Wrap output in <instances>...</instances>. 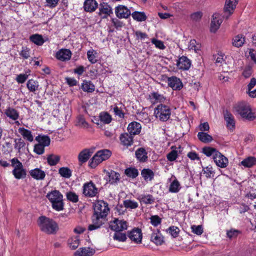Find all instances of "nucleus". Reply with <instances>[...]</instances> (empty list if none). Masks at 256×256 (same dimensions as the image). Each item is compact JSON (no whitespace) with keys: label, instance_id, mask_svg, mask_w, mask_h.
I'll use <instances>...</instances> for the list:
<instances>
[{"label":"nucleus","instance_id":"nucleus-1","mask_svg":"<svg viewBox=\"0 0 256 256\" xmlns=\"http://www.w3.org/2000/svg\"><path fill=\"white\" fill-rule=\"evenodd\" d=\"M109 212L108 204L103 200L96 202L94 206V214L92 217V224L88 227L89 230L100 228L104 224V218Z\"/></svg>","mask_w":256,"mask_h":256},{"label":"nucleus","instance_id":"nucleus-2","mask_svg":"<svg viewBox=\"0 0 256 256\" xmlns=\"http://www.w3.org/2000/svg\"><path fill=\"white\" fill-rule=\"evenodd\" d=\"M37 224L40 230L48 234H55L58 230L57 223L46 216H40L37 220Z\"/></svg>","mask_w":256,"mask_h":256},{"label":"nucleus","instance_id":"nucleus-3","mask_svg":"<svg viewBox=\"0 0 256 256\" xmlns=\"http://www.w3.org/2000/svg\"><path fill=\"white\" fill-rule=\"evenodd\" d=\"M46 197L50 202L54 210L58 212L64 210L63 196L58 190H54L48 192Z\"/></svg>","mask_w":256,"mask_h":256},{"label":"nucleus","instance_id":"nucleus-4","mask_svg":"<svg viewBox=\"0 0 256 256\" xmlns=\"http://www.w3.org/2000/svg\"><path fill=\"white\" fill-rule=\"evenodd\" d=\"M236 112L242 118L252 120L256 118V112H252L250 104L246 102H241L234 106Z\"/></svg>","mask_w":256,"mask_h":256},{"label":"nucleus","instance_id":"nucleus-5","mask_svg":"<svg viewBox=\"0 0 256 256\" xmlns=\"http://www.w3.org/2000/svg\"><path fill=\"white\" fill-rule=\"evenodd\" d=\"M171 115V109L165 104H158L154 110V116L160 121L166 122Z\"/></svg>","mask_w":256,"mask_h":256},{"label":"nucleus","instance_id":"nucleus-6","mask_svg":"<svg viewBox=\"0 0 256 256\" xmlns=\"http://www.w3.org/2000/svg\"><path fill=\"white\" fill-rule=\"evenodd\" d=\"M110 155L111 152L108 150L98 151L92 158L90 166L92 168H95L102 161L108 159Z\"/></svg>","mask_w":256,"mask_h":256},{"label":"nucleus","instance_id":"nucleus-7","mask_svg":"<svg viewBox=\"0 0 256 256\" xmlns=\"http://www.w3.org/2000/svg\"><path fill=\"white\" fill-rule=\"evenodd\" d=\"M12 166L14 168L12 174L16 179L24 178L26 175V170L24 168L22 164L17 158L11 160Z\"/></svg>","mask_w":256,"mask_h":256},{"label":"nucleus","instance_id":"nucleus-8","mask_svg":"<svg viewBox=\"0 0 256 256\" xmlns=\"http://www.w3.org/2000/svg\"><path fill=\"white\" fill-rule=\"evenodd\" d=\"M109 226L112 230L116 232L126 230L128 227L127 223L126 221L120 220L116 218L110 222Z\"/></svg>","mask_w":256,"mask_h":256},{"label":"nucleus","instance_id":"nucleus-9","mask_svg":"<svg viewBox=\"0 0 256 256\" xmlns=\"http://www.w3.org/2000/svg\"><path fill=\"white\" fill-rule=\"evenodd\" d=\"M98 193V188L92 182L90 181L84 184L83 194L84 196L92 198L96 196Z\"/></svg>","mask_w":256,"mask_h":256},{"label":"nucleus","instance_id":"nucleus-10","mask_svg":"<svg viewBox=\"0 0 256 256\" xmlns=\"http://www.w3.org/2000/svg\"><path fill=\"white\" fill-rule=\"evenodd\" d=\"M238 0H226L224 8V18H228L230 16L233 14L236 7Z\"/></svg>","mask_w":256,"mask_h":256},{"label":"nucleus","instance_id":"nucleus-11","mask_svg":"<svg viewBox=\"0 0 256 256\" xmlns=\"http://www.w3.org/2000/svg\"><path fill=\"white\" fill-rule=\"evenodd\" d=\"M72 52L68 49L62 48L56 54V58L62 62L69 60L72 56Z\"/></svg>","mask_w":256,"mask_h":256},{"label":"nucleus","instance_id":"nucleus-12","mask_svg":"<svg viewBox=\"0 0 256 256\" xmlns=\"http://www.w3.org/2000/svg\"><path fill=\"white\" fill-rule=\"evenodd\" d=\"M115 13L118 18H128L131 14L130 10L124 6L119 5L116 8Z\"/></svg>","mask_w":256,"mask_h":256},{"label":"nucleus","instance_id":"nucleus-13","mask_svg":"<svg viewBox=\"0 0 256 256\" xmlns=\"http://www.w3.org/2000/svg\"><path fill=\"white\" fill-rule=\"evenodd\" d=\"M191 61L186 56H182L178 60L176 66L178 69L187 70L191 66Z\"/></svg>","mask_w":256,"mask_h":256},{"label":"nucleus","instance_id":"nucleus-14","mask_svg":"<svg viewBox=\"0 0 256 256\" xmlns=\"http://www.w3.org/2000/svg\"><path fill=\"white\" fill-rule=\"evenodd\" d=\"M222 22V20L220 14L216 13L212 16V19L210 24V32H215L219 28L220 24Z\"/></svg>","mask_w":256,"mask_h":256},{"label":"nucleus","instance_id":"nucleus-15","mask_svg":"<svg viewBox=\"0 0 256 256\" xmlns=\"http://www.w3.org/2000/svg\"><path fill=\"white\" fill-rule=\"evenodd\" d=\"M216 164L219 167L226 168L228 164V158L220 152H216L214 158Z\"/></svg>","mask_w":256,"mask_h":256},{"label":"nucleus","instance_id":"nucleus-16","mask_svg":"<svg viewBox=\"0 0 256 256\" xmlns=\"http://www.w3.org/2000/svg\"><path fill=\"white\" fill-rule=\"evenodd\" d=\"M168 85L174 90H180L183 86L180 79L176 77L172 76L168 79Z\"/></svg>","mask_w":256,"mask_h":256},{"label":"nucleus","instance_id":"nucleus-17","mask_svg":"<svg viewBox=\"0 0 256 256\" xmlns=\"http://www.w3.org/2000/svg\"><path fill=\"white\" fill-rule=\"evenodd\" d=\"M95 252L94 249L90 247L82 248L74 253V256H92Z\"/></svg>","mask_w":256,"mask_h":256},{"label":"nucleus","instance_id":"nucleus-18","mask_svg":"<svg viewBox=\"0 0 256 256\" xmlns=\"http://www.w3.org/2000/svg\"><path fill=\"white\" fill-rule=\"evenodd\" d=\"M98 6V4L96 0H85L84 3V10L86 12H94Z\"/></svg>","mask_w":256,"mask_h":256},{"label":"nucleus","instance_id":"nucleus-19","mask_svg":"<svg viewBox=\"0 0 256 256\" xmlns=\"http://www.w3.org/2000/svg\"><path fill=\"white\" fill-rule=\"evenodd\" d=\"M129 238L136 243H140L142 239V231L139 228L134 229L128 234Z\"/></svg>","mask_w":256,"mask_h":256},{"label":"nucleus","instance_id":"nucleus-20","mask_svg":"<svg viewBox=\"0 0 256 256\" xmlns=\"http://www.w3.org/2000/svg\"><path fill=\"white\" fill-rule=\"evenodd\" d=\"M120 140L121 144L124 146H129L133 144V136L130 133L125 132L121 134Z\"/></svg>","mask_w":256,"mask_h":256},{"label":"nucleus","instance_id":"nucleus-21","mask_svg":"<svg viewBox=\"0 0 256 256\" xmlns=\"http://www.w3.org/2000/svg\"><path fill=\"white\" fill-rule=\"evenodd\" d=\"M142 129L141 124L137 122H134L128 124V130L132 136L138 134Z\"/></svg>","mask_w":256,"mask_h":256},{"label":"nucleus","instance_id":"nucleus-22","mask_svg":"<svg viewBox=\"0 0 256 256\" xmlns=\"http://www.w3.org/2000/svg\"><path fill=\"white\" fill-rule=\"evenodd\" d=\"M151 241L156 246H160L164 242V237L158 230L154 232L150 237Z\"/></svg>","mask_w":256,"mask_h":256},{"label":"nucleus","instance_id":"nucleus-23","mask_svg":"<svg viewBox=\"0 0 256 256\" xmlns=\"http://www.w3.org/2000/svg\"><path fill=\"white\" fill-rule=\"evenodd\" d=\"M30 176L36 180H43L46 176L45 172L40 168H36L30 171Z\"/></svg>","mask_w":256,"mask_h":256},{"label":"nucleus","instance_id":"nucleus-24","mask_svg":"<svg viewBox=\"0 0 256 256\" xmlns=\"http://www.w3.org/2000/svg\"><path fill=\"white\" fill-rule=\"evenodd\" d=\"M107 178L106 180L112 184H116L120 180V175L119 173L114 170L106 172Z\"/></svg>","mask_w":256,"mask_h":256},{"label":"nucleus","instance_id":"nucleus-25","mask_svg":"<svg viewBox=\"0 0 256 256\" xmlns=\"http://www.w3.org/2000/svg\"><path fill=\"white\" fill-rule=\"evenodd\" d=\"M149 99L152 103L163 102L166 100V98L158 92H153L149 95Z\"/></svg>","mask_w":256,"mask_h":256},{"label":"nucleus","instance_id":"nucleus-26","mask_svg":"<svg viewBox=\"0 0 256 256\" xmlns=\"http://www.w3.org/2000/svg\"><path fill=\"white\" fill-rule=\"evenodd\" d=\"M224 120L226 122V126L230 130H233L235 127V122L233 116L226 111L224 114Z\"/></svg>","mask_w":256,"mask_h":256},{"label":"nucleus","instance_id":"nucleus-27","mask_svg":"<svg viewBox=\"0 0 256 256\" xmlns=\"http://www.w3.org/2000/svg\"><path fill=\"white\" fill-rule=\"evenodd\" d=\"M100 14H104L105 16L104 17L110 16V14H112V8L107 3L102 2L100 5Z\"/></svg>","mask_w":256,"mask_h":256},{"label":"nucleus","instance_id":"nucleus-28","mask_svg":"<svg viewBox=\"0 0 256 256\" xmlns=\"http://www.w3.org/2000/svg\"><path fill=\"white\" fill-rule=\"evenodd\" d=\"M180 188L181 186L180 182L174 176V180L170 185L168 188L169 192L172 193H177L180 190Z\"/></svg>","mask_w":256,"mask_h":256},{"label":"nucleus","instance_id":"nucleus-29","mask_svg":"<svg viewBox=\"0 0 256 256\" xmlns=\"http://www.w3.org/2000/svg\"><path fill=\"white\" fill-rule=\"evenodd\" d=\"M80 243L78 236H72L68 240V244L72 250H76L79 246Z\"/></svg>","mask_w":256,"mask_h":256},{"label":"nucleus","instance_id":"nucleus-30","mask_svg":"<svg viewBox=\"0 0 256 256\" xmlns=\"http://www.w3.org/2000/svg\"><path fill=\"white\" fill-rule=\"evenodd\" d=\"M81 88L84 92H92L95 90V86L91 81L84 80L82 84Z\"/></svg>","mask_w":256,"mask_h":256},{"label":"nucleus","instance_id":"nucleus-31","mask_svg":"<svg viewBox=\"0 0 256 256\" xmlns=\"http://www.w3.org/2000/svg\"><path fill=\"white\" fill-rule=\"evenodd\" d=\"M19 133L21 134L24 138L26 139L29 142H32L34 140V136L32 134V132L24 128H20L18 130Z\"/></svg>","mask_w":256,"mask_h":256},{"label":"nucleus","instance_id":"nucleus-32","mask_svg":"<svg viewBox=\"0 0 256 256\" xmlns=\"http://www.w3.org/2000/svg\"><path fill=\"white\" fill-rule=\"evenodd\" d=\"M136 156L138 160L141 162H145L147 158V152L144 148H140L136 152Z\"/></svg>","mask_w":256,"mask_h":256},{"label":"nucleus","instance_id":"nucleus-33","mask_svg":"<svg viewBox=\"0 0 256 256\" xmlns=\"http://www.w3.org/2000/svg\"><path fill=\"white\" fill-rule=\"evenodd\" d=\"M141 174L144 180L151 181L154 178V172L149 168H144L141 172Z\"/></svg>","mask_w":256,"mask_h":256},{"label":"nucleus","instance_id":"nucleus-34","mask_svg":"<svg viewBox=\"0 0 256 256\" xmlns=\"http://www.w3.org/2000/svg\"><path fill=\"white\" fill-rule=\"evenodd\" d=\"M92 152L88 149H84L82 150L78 154V160L81 162H86L90 158Z\"/></svg>","mask_w":256,"mask_h":256},{"label":"nucleus","instance_id":"nucleus-35","mask_svg":"<svg viewBox=\"0 0 256 256\" xmlns=\"http://www.w3.org/2000/svg\"><path fill=\"white\" fill-rule=\"evenodd\" d=\"M241 164L246 168H251L256 164V158L248 156L241 162Z\"/></svg>","mask_w":256,"mask_h":256},{"label":"nucleus","instance_id":"nucleus-36","mask_svg":"<svg viewBox=\"0 0 256 256\" xmlns=\"http://www.w3.org/2000/svg\"><path fill=\"white\" fill-rule=\"evenodd\" d=\"M6 116L12 120H16L19 117L18 112L15 109L8 108L5 111Z\"/></svg>","mask_w":256,"mask_h":256},{"label":"nucleus","instance_id":"nucleus-37","mask_svg":"<svg viewBox=\"0 0 256 256\" xmlns=\"http://www.w3.org/2000/svg\"><path fill=\"white\" fill-rule=\"evenodd\" d=\"M30 40L31 42L38 46L42 45L45 42L42 36L38 34H34L30 36Z\"/></svg>","mask_w":256,"mask_h":256},{"label":"nucleus","instance_id":"nucleus-38","mask_svg":"<svg viewBox=\"0 0 256 256\" xmlns=\"http://www.w3.org/2000/svg\"><path fill=\"white\" fill-rule=\"evenodd\" d=\"M140 202L144 204H152L154 202V198L150 194H142L138 196Z\"/></svg>","mask_w":256,"mask_h":256},{"label":"nucleus","instance_id":"nucleus-39","mask_svg":"<svg viewBox=\"0 0 256 256\" xmlns=\"http://www.w3.org/2000/svg\"><path fill=\"white\" fill-rule=\"evenodd\" d=\"M188 48L195 53H199L200 50V44L198 43L195 40H192L189 42Z\"/></svg>","mask_w":256,"mask_h":256},{"label":"nucleus","instance_id":"nucleus-40","mask_svg":"<svg viewBox=\"0 0 256 256\" xmlns=\"http://www.w3.org/2000/svg\"><path fill=\"white\" fill-rule=\"evenodd\" d=\"M26 86L30 92H34L38 89L39 84L38 81L31 79L28 81Z\"/></svg>","mask_w":256,"mask_h":256},{"label":"nucleus","instance_id":"nucleus-41","mask_svg":"<svg viewBox=\"0 0 256 256\" xmlns=\"http://www.w3.org/2000/svg\"><path fill=\"white\" fill-rule=\"evenodd\" d=\"M245 42L244 37L242 35H238L234 36L232 40V44L234 46L239 48L242 46Z\"/></svg>","mask_w":256,"mask_h":256},{"label":"nucleus","instance_id":"nucleus-42","mask_svg":"<svg viewBox=\"0 0 256 256\" xmlns=\"http://www.w3.org/2000/svg\"><path fill=\"white\" fill-rule=\"evenodd\" d=\"M124 106L122 104H118L114 106V112L116 116H118L120 118H124Z\"/></svg>","mask_w":256,"mask_h":256},{"label":"nucleus","instance_id":"nucleus-43","mask_svg":"<svg viewBox=\"0 0 256 256\" xmlns=\"http://www.w3.org/2000/svg\"><path fill=\"white\" fill-rule=\"evenodd\" d=\"M198 137L201 142L204 143L210 142L212 140L211 136L204 132H199L198 134Z\"/></svg>","mask_w":256,"mask_h":256},{"label":"nucleus","instance_id":"nucleus-44","mask_svg":"<svg viewBox=\"0 0 256 256\" xmlns=\"http://www.w3.org/2000/svg\"><path fill=\"white\" fill-rule=\"evenodd\" d=\"M131 14L132 18L138 22L144 21L147 18L145 13L144 12H134Z\"/></svg>","mask_w":256,"mask_h":256},{"label":"nucleus","instance_id":"nucleus-45","mask_svg":"<svg viewBox=\"0 0 256 256\" xmlns=\"http://www.w3.org/2000/svg\"><path fill=\"white\" fill-rule=\"evenodd\" d=\"M123 204L124 206L127 209H136L138 206V204L137 202L131 200H124Z\"/></svg>","mask_w":256,"mask_h":256},{"label":"nucleus","instance_id":"nucleus-46","mask_svg":"<svg viewBox=\"0 0 256 256\" xmlns=\"http://www.w3.org/2000/svg\"><path fill=\"white\" fill-rule=\"evenodd\" d=\"M58 173L61 176L69 178L72 176V170L67 167H62L58 170Z\"/></svg>","mask_w":256,"mask_h":256},{"label":"nucleus","instance_id":"nucleus-47","mask_svg":"<svg viewBox=\"0 0 256 256\" xmlns=\"http://www.w3.org/2000/svg\"><path fill=\"white\" fill-rule=\"evenodd\" d=\"M60 160V156L58 155L51 154L48 156L47 162L50 166L56 165Z\"/></svg>","mask_w":256,"mask_h":256},{"label":"nucleus","instance_id":"nucleus-48","mask_svg":"<svg viewBox=\"0 0 256 256\" xmlns=\"http://www.w3.org/2000/svg\"><path fill=\"white\" fill-rule=\"evenodd\" d=\"M97 52L94 50H90L87 52V56L88 61L92 64H95L97 62Z\"/></svg>","mask_w":256,"mask_h":256},{"label":"nucleus","instance_id":"nucleus-49","mask_svg":"<svg viewBox=\"0 0 256 256\" xmlns=\"http://www.w3.org/2000/svg\"><path fill=\"white\" fill-rule=\"evenodd\" d=\"M100 118L101 122L106 124H110L112 120L111 116L106 112H101L100 114Z\"/></svg>","mask_w":256,"mask_h":256},{"label":"nucleus","instance_id":"nucleus-50","mask_svg":"<svg viewBox=\"0 0 256 256\" xmlns=\"http://www.w3.org/2000/svg\"><path fill=\"white\" fill-rule=\"evenodd\" d=\"M167 232H168L173 238H175L178 236L180 232V228L175 226H171L169 227L166 230Z\"/></svg>","mask_w":256,"mask_h":256},{"label":"nucleus","instance_id":"nucleus-51","mask_svg":"<svg viewBox=\"0 0 256 256\" xmlns=\"http://www.w3.org/2000/svg\"><path fill=\"white\" fill-rule=\"evenodd\" d=\"M204 174H205L206 178H210L214 176V170L212 166H208L206 168H204L202 170Z\"/></svg>","mask_w":256,"mask_h":256},{"label":"nucleus","instance_id":"nucleus-52","mask_svg":"<svg viewBox=\"0 0 256 256\" xmlns=\"http://www.w3.org/2000/svg\"><path fill=\"white\" fill-rule=\"evenodd\" d=\"M36 140L39 142V144H42L44 147L48 146L50 144V138L48 136H38L36 138Z\"/></svg>","mask_w":256,"mask_h":256},{"label":"nucleus","instance_id":"nucleus-53","mask_svg":"<svg viewBox=\"0 0 256 256\" xmlns=\"http://www.w3.org/2000/svg\"><path fill=\"white\" fill-rule=\"evenodd\" d=\"M125 174L128 177L135 178L138 176V172L136 168H130L125 170Z\"/></svg>","mask_w":256,"mask_h":256},{"label":"nucleus","instance_id":"nucleus-54","mask_svg":"<svg viewBox=\"0 0 256 256\" xmlns=\"http://www.w3.org/2000/svg\"><path fill=\"white\" fill-rule=\"evenodd\" d=\"M202 152L208 156H213L214 158L216 152H218L216 149L210 147H204L202 148Z\"/></svg>","mask_w":256,"mask_h":256},{"label":"nucleus","instance_id":"nucleus-55","mask_svg":"<svg viewBox=\"0 0 256 256\" xmlns=\"http://www.w3.org/2000/svg\"><path fill=\"white\" fill-rule=\"evenodd\" d=\"M30 48L26 46H23L22 50L20 53V55L24 59H28L30 57Z\"/></svg>","mask_w":256,"mask_h":256},{"label":"nucleus","instance_id":"nucleus-56","mask_svg":"<svg viewBox=\"0 0 256 256\" xmlns=\"http://www.w3.org/2000/svg\"><path fill=\"white\" fill-rule=\"evenodd\" d=\"M67 199L72 202H76L78 200V196L74 192H70L66 194Z\"/></svg>","mask_w":256,"mask_h":256},{"label":"nucleus","instance_id":"nucleus-57","mask_svg":"<svg viewBox=\"0 0 256 256\" xmlns=\"http://www.w3.org/2000/svg\"><path fill=\"white\" fill-rule=\"evenodd\" d=\"M114 240L119 242H124L126 239V234L124 233L120 232H116L113 236Z\"/></svg>","mask_w":256,"mask_h":256},{"label":"nucleus","instance_id":"nucleus-58","mask_svg":"<svg viewBox=\"0 0 256 256\" xmlns=\"http://www.w3.org/2000/svg\"><path fill=\"white\" fill-rule=\"evenodd\" d=\"M252 68L250 66H246L242 72V76L246 78H248L252 74Z\"/></svg>","mask_w":256,"mask_h":256},{"label":"nucleus","instance_id":"nucleus-59","mask_svg":"<svg viewBox=\"0 0 256 256\" xmlns=\"http://www.w3.org/2000/svg\"><path fill=\"white\" fill-rule=\"evenodd\" d=\"M77 126L84 128H88L89 126V125L88 124V122L86 121L85 119L82 116H80L78 118Z\"/></svg>","mask_w":256,"mask_h":256},{"label":"nucleus","instance_id":"nucleus-60","mask_svg":"<svg viewBox=\"0 0 256 256\" xmlns=\"http://www.w3.org/2000/svg\"><path fill=\"white\" fill-rule=\"evenodd\" d=\"M167 159L170 162H173L178 158V151L176 150H172L166 156Z\"/></svg>","mask_w":256,"mask_h":256},{"label":"nucleus","instance_id":"nucleus-61","mask_svg":"<svg viewBox=\"0 0 256 256\" xmlns=\"http://www.w3.org/2000/svg\"><path fill=\"white\" fill-rule=\"evenodd\" d=\"M192 232L197 235H200L203 232V228L202 226L193 225L191 226Z\"/></svg>","mask_w":256,"mask_h":256},{"label":"nucleus","instance_id":"nucleus-62","mask_svg":"<svg viewBox=\"0 0 256 256\" xmlns=\"http://www.w3.org/2000/svg\"><path fill=\"white\" fill-rule=\"evenodd\" d=\"M150 223L154 226H158L161 223V218L156 215L152 216L150 218Z\"/></svg>","mask_w":256,"mask_h":256},{"label":"nucleus","instance_id":"nucleus-63","mask_svg":"<svg viewBox=\"0 0 256 256\" xmlns=\"http://www.w3.org/2000/svg\"><path fill=\"white\" fill-rule=\"evenodd\" d=\"M44 147L42 144H37L34 146V152L38 154H42L44 152Z\"/></svg>","mask_w":256,"mask_h":256},{"label":"nucleus","instance_id":"nucleus-64","mask_svg":"<svg viewBox=\"0 0 256 256\" xmlns=\"http://www.w3.org/2000/svg\"><path fill=\"white\" fill-rule=\"evenodd\" d=\"M240 233V232L238 230L231 229L227 231L226 234L228 238H236Z\"/></svg>","mask_w":256,"mask_h":256}]
</instances>
